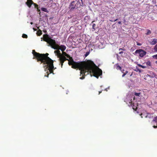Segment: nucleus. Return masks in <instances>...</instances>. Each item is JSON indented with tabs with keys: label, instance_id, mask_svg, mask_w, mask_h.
Instances as JSON below:
<instances>
[{
	"label": "nucleus",
	"instance_id": "42",
	"mask_svg": "<svg viewBox=\"0 0 157 157\" xmlns=\"http://www.w3.org/2000/svg\"><path fill=\"white\" fill-rule=\"evenodd\" d=\"M99 48H102V47H100L99 46Z\"/></svg>",
	"mask_w": 157,
	"mask_h": 157
},
{
	"label": "nucleus",
	"instance_id": "10",
	"mask_svg": "<svg viewBox=\"0 0 157 157\" xmlns=\"http://www.w3.org/2000/svg\"><path fill=\"white\" fill-rule=\"evenodd\" d=\"M157 43V39L154 38L151 41H150L149 43L151 45H154Z\"/></svg>",
	"mask_w": 157,
	"mask_h": 157
},
{
	"label": "nucleus",
	"instance_id": "20",
	"mask_svg": "<svg viewBox=\"0 0 157 157\" xmlns=\"http://www.w3.org/2000/svg\"><path fill=\"white\" fill-rule=\"evenodd\" d=\"M147 33H146V34L147 35H150L151 33V31L150 30H149L148 29H147Z\"/></svg>",
	"mask_w": 157,
	"mask_h": 157
},
{
	"label": "nucleus",
	"instance_id": "21",
	"mask_svg": "<svg viewBox=\"0 0 157 157\" xmlns=\"http://www.w3.org/2000/svg\"><path fill=\"white\" fill-rule=\"evenodd\" d=\"M146 64L147 66H151V63L150 61H148L146 63Z\"/></svg>",
	"mask_w": 157,
	"mask_h": 157
},
{
	"label": "nucleus",
	"instance_id": "26",
	"mask_svg": "<svg viewBox=\"0 0 157 157\" xmlns=\"http://www.w3.org/2000/svg\"><path fill=\"white\" fill-rule=\"evenodd\" d=\"M116 68L117 70H121V67L120 66L118 65L117 66Z\"/></svg>",
	"mask_w": 157,
	"mask_h": 157
},
{
	"label": "nucleus",
	"instance_id": "38",
	"mask_svg": "<svg viewBox=\"0 0 157 157\" xmlns=\"http://www.w3.org/2000/svg\"><path fill=\"white\" fill-rule=\"evenodd\" d=\"M98 93H99V94L100 93H101V92L99 91V92H98Z\"/></svg>",
	"mask_w": 157,
	"mask_h": 157
},
{
	"label": "nucleus",
	"instance_id": "22",
	"mask_svg": "<svg viewBox=\"0 0 157 157\" xmlns=\"http://www.w3.org/2000/svg\"><path fill=\"white\" fill-rule=\"evenodd\" d=\"M22 37L23 38H27L28 37L27 35L25 34H23L22 35Z\"/></svg>",
	"mask_w": 157,
	"mask_h": 157
},
{
	"label": "nucleus",
	"instance_id": "4",
	"mask_svg": "<svg viewBox=\"0 0 157 157\" xmlns=\"http://www.w3.org/2000/svg\"><path fill=\"white\" fill-rule=\"evenodd\" d=\"M55 53L57 54V57L59 58V61L60 63L61 64V67L62 68L63 65V63L65 61L67 60L66 57L63 56L62 54L60 52L59 50L55 51Z\"/></svg>",
	"mask_w": 157,
	"mask_h": 157
},
{
	"label": "nucleus",
	"instance_id": "28",
	"mask_svg": "<svg viewBox=\"0 0 157 157\" xmlns=\"http://www.w3.org/2000/svg\"><path fill=\"white\" fill-rule=\"evenodd\" d=\"M152 57L154 58L157 59V54L153 56Z\"/></svg>",
	"mask_w": 157,
	"mask_h": 157
},
{
	"label": "nucleus",
	"instance_id": "12",
	"mask_svg": "<svg viewBox=\"0 0 157 157\" xmlns=\"http://www.w3.org/2000/svg\"><path fill=\"white\" fill-rule=\"evenodd\" d=\"M129 104H128L129 106H134L133 102L132 101V99H131L128 101Z\"/></svg>",
	"mask_w": 157,
	"mask_h": 157
},
{
	"label": "nucleus",
	"instance_id": "39",
	"mask_svg": "<svg viewBox=\"0 0 157 157\" xmlns=\"http://www.w3.org/2000/svg\"><path fill=\"white\" fill-rule=\"evenodd\" d=\"M155 78H157V75H156L155 76Z\"/></svg>",
	"mask_w": 157,
	"mask_h": 157
},
{
	"label": "nucleus",
	"instance_id": "3",
	"mask_svg": "<svg viewBox=\"0 0 157 157\" xmlns=\"http://www.w3.org/2000/svg\"><path fill=\"white\" fill-rule=\"evenodd\" d=\"M32 53L34 56L33 59H36L37 60V62L40 61L41 63L46 64L53 62V60L48 56L49 55L48 53L40 54L36 52L34 50H33L32 51Z\"/></svg>",
	"mask_w": 157,
	"mask_h": 157
},
{
	"label": "nucleus",
	"instance_id": "30",
	"mask_svg": "<svg viewBox=\"0 0 157 157\" xmlns=\"http://www.w3.org/2000/svg\"><path fill=\"white\" fill-rule=\"evenodd\" d=\"M125 50L124 49L122 48H120L119 49V51H120L121 50Z\"/></svg>",
	"mask_w": 157,
	"mask_h": 157
},
{
	"label": "nucleus",
	"instance_id": "7",
	"mask_svg": "<svg viewBox=\"0 0 157 157\" xmlns=\"http://www.w3.org/2000/svg\"><path fill=\"white\" fill-rule=\"evenodd\" d=\"M45 64V67H49L48 70L50 72V73H53L54 74L53 70L56 69V68H54L53 62H50V63H48Z\"/></svg>",
	"mask_w": 157,
	"mask_h": 157
},
{
	"label": "nucleus",
	"instance_id": "14",
	"mask_svg": "<svg viewBox=\"0 0 157 157\" xmlns=\"http://www.w3.org/2000/svg\"><path fill=\"white\" fill-rule=\"evenodd\" d=\"M33 5L34 6L35 8L37 9V11L38 12H40V10L38 9V5H37L36 3H33Z\"/></svg>",
	"mask_w": 157,
	"mask_h": 157
},
{
	"label": "nucleus",
	"instance_id": "29",
	"mask_svg": "<svg viewBox=\"0 0 157 157\" xmlns=\"http://www.w3.org/2000/svg\"><path fill=\"white\" fill-rule=\"evenodd\" d=\"M128 73V71H125V73H124V74L122 75V77H124V76L126 75V73Z\"/></svg>",
	"mask_w": 157,
	"mask_h": 157
},
{
	"label": "nucleus",
	"instance_id": "2",
	"mask_svg": "<svg viewBox=\"0 0 157 157\" xmlns=\"http://www.w3.org/2000/svg\"><path fill=\"white\" fill-rule=\"evenodd\" d=\"M43 38V40L47 42L49 44L48 46H50L54 49H60L63 52L66 49V47L65 46L63 45L59 46L56 44L55 40L52 39L47 34H44Z\"/></svg>",
	"mask_w": 157,
	"mask_h": 157
},
{
	"label": "nucleus",
	"instance_id": "34",
	"mask_svg": "<svg viewBox=\"0 0 157 157\" xmlns=\"http://www.w3.org/2000/svg\"><path fill=\"white\" fill-rule=\"evenodd\" d=\"M118 23L119 24L121 25V22L120 21L118 22Z\"/></svg>",
	"mask_w": 157,
	"mask_h": 157
},
{
	"label": "nucleus",
	"instance_id": "5",
	"mask_svg": "<svg viewBox=\"0 0 157 157\" xmlns=\"http://www.w3.org/2000/svg\"><path fill=\"white\" fill-rule=\"evenodd\" d=\"M81 6L80 2L77 1H72L70 4L69 7L70 11L76 10Z\"/></svg>",
	"mask_w": 157,
	"mask_h": 157
},
{
	"label": "nucleus",
	"instance_id": "40",
	"mask_svg": "<svg viewBox=\"0 0 157 157\" xmlns=\"http://www.w3.org/2000/svg\"><path fill=\"white\" fill-rule=\"evenodd\" d=\"M155 63H156V64H157V61H156L155 62Z\"/></svg>",
	"mask_w": 157,
	"mask_h": 157
},
{
	"label": "nucleus",
	"instance_id": "9",
	"mask_svg": "<svg viewBox=\"0 0 157 157\" xmlns=\"http://www.w3.org/2000/svg\"><path fill=\"white\" fill-rule=\"evenodd\" d=\"M33 3L32 0H28L26 2V4L29 8H30L32 5L33 4Z\"/></svg>",
	"mask_w": 157,
	"mask_h": 157
},
{
	"label": "nucleus",
	"instance_id": "23",
	"mask_svg": "<svg viewBox=\"0 0 157 157\" xmlns=\"http://www.w3.org/2000/svg\"><path fill=\"white\" fill-rule=\"evenodd\" d=\"M134 95H135L136 96L140 97V93H135Z\"/></svg>",
	"mask_w": 157,
	"mask_h": 157
},
{
	"label": "nucleus",
	"instance_id": "33",
	"mask_svg": "<svg viewBox=\"0 0 157 157\" xmlns=\"http://www.w3.org/2000/svg\"><path fill=\"white\" fill-rule=\"evenodd\" d=\"M123 53V52H122V51H121V52H119V54H122Z\"/></svg>",
	"mask_w": 157,
	"mask_h": 157
},
{
	"label": "nucleus",
	"instance_id": "32",
	"mask_svg": "<svg viewBox=\"0 0 157 157\" xmlns=\"http://www.w3.org/2000/svg\"><path fill=\"white\" fill-rule=\"evenodd\" d=\"M95 26V24H93V29H94V27Z\"/></svg>",
	"mask_w": 157,
	"mask_h": 157
},
{
	"label": "nucleus",
	"instance_id": "43",
	"mask_svg": "<svg viewBox=\"0 0 157 157\" xmlns=\"http://www.w3.org/2000/svg\"><path fill=\"white\" fill-rule=\"evenodd\" d=\"M117 20V19H116L114 21H116Z\"/></svg>",
	"mask_w": 157,
	"mask_h": 157
},
{
	"label": "nucleus",
	"instance_id": "1",
	"mask_svg": "<svg viewBox=\"0 0 157 157\" xmlns=\"http://www.w3.org/2000/svg\"><path fill=\"white\" fill-rule=\"evenodd\" d=\"M71 67L74 69L78 68L80 71V75H82V77L80 78L81 79H84L86 74V75H88L89 73L91 76H93L98 78V66L90 60H87L86 62L75 61Z\"/></svg>",
	"mask_w": 157,
	"mask_h": 157
},
{
	"label": "nucleus",
	"instance_id": "37",
	"mask_svg": "<svg viewBox=\"0 0 157 157\" xmlns=\"http://www.w3.org/2000/svg\"><path fill=\"white\" fill-rule=\"evenodd\" d=\"M49 75V74H48L47 76H46L47 77H48Z\"/></svg>",
	"mask_w": 157,
	"mask_h": 157
},
{
	"label": "nucleus",
	"instance_id": "15",
	"mask_svg": "<svg viewBox=\"0 0 157 157\" xmlns=\"http://www.w3.org/2000/svg\"><path fill=\"white\" fill-rule=\"evenodd\" d=\"M67 58H69V59H67L66 58V59H67V60H66V61L68 60V61L69 60V61H74L72 57H71L69 55V56L67 57Z\"/></svg>",
	"mask_w": 157,
	"mask_h": 157
},
{
	"label": "nucleus",
	"instance_id": "18",
	"mask_svg": "<svg viewBox=\"0 0 157 157\" xmlns=\"http://www.w3.org/2000/svg\"><path fill=\"white\" fill-rule=\"evenodd\" d=\"M42 31L40 29H39L37 32V34L38 36H40L42 34Z\"/></svg>",
	"mask_w": 157,
	"mask_h": 157
},
{
	"label": "nucleus",
	"instance_id": "13",
	"mask_svg": "<svg viewBox=\"0 0 157 157\" xmlns=\"http://www.w3.org/2000/svg\"><path fill=\"white\" fill-rule=\"evenodd\" d=\"M102 71L101 69L99 68V77L100 76L101 78H102V77L101 76L102 75Z\"/></svg>",
	"mask_w": 157,
	"mask_h": 157
},
{
	"label": "nucleus",
	"instance_id": "6",
	"mask_svg": "<svg viewBox=\"0 0 157 157\" xmlns=\"http://www.w3.org/2000/svg\"><path fill=\"white\" fill-rule=\"evenodd\" d=\"M146 53V52L144 50L141 49H139L136 50L135 52V55L136 56H138L140 57H143Z\"/></svg>",
	"mask_w": 157,
	"mask_h": 157
},
{
	"label": "nucleus",
	"instance_id": "47",
	"mask_svg": "<svg viewBox=\"0 0 157 157\" xmlns=\"http://www.w3.org/2000/svg\"><path fill=\"white\" fill-rule=\"evenodd\" d=\"M100 43L101 44H102V43L101 42H100Z\"/></svg>",
	"mask_w": 157,
	"mask_h": 157
},
{
	"label": "nucleus",
	"instance_id": "8",
	"mask_svg": "<svg viewBox=\"0 0 157 157\" xmlns=\"http://www.w3.org/2000/svg\"><path fill=\"white\" fill-rule=\"evenodd\" d=\"M153 123L154 124L153 127L154 128H157V116L155 117L152 121Z\"/></svg>",
	"mask_w": 157,
	"mask_h": 157
},
{
	"label": "nucleus",
	"instance_id": "31",
	"mask_svg": "<svg viewBox=\"0 0 157 157\" xmlns=\"http://www.w3.org/2000/svg\"><path fill=\"white\" fill-rule=\"evenodd\" d=\"M137 45L139 46H141L142 45V44L140 43H137Z\"/></svg>",
	"mask_w": 157,
	"mask_h": 157
},
{
	"label": "nucleus",
	"instance_id": "24",
	"mask_svg": "<svg viewBox=\"0 0 157 157\" xmlns=\"http://www.w3.org/2000/svg\"><path fill=\"white\" fill-rule=\"evenodd\" d=\"M90 52H86V53L85 55V57H87L89 54Z\"/></svg>",
	"mask_w": 157,
	"mask_h": 157
},
{
	"label": "nucleus",
	"instance_id": "27",
	"mask_svg": "<svg viewBox=\"0 0 157 157\" xmlns=\"http://www.w3.org/2000/svg\"><path fill=\"white\" fill-rule=\"evenodd\" d=\"M154 50L157 52V44L155 46Z\"/></svg>",
	"mask_w": 157,
	"mask_h": 157
},
{
	"label": "nucleus",
	"instance_id": "46",
	"mask_svg": "<svg viewBox=\"0 0 157 157\" xmlns=\"http://www.w3.org/2000/svg\"><path fill=\"white\" fill-rule=\"evenodd\" d=\"M142 115V114L141 113V115Z\"/></svg>",
	"mask_w": 157,
	"mask_h": 157
},
{
	"label": "nucleus",
	"instance_id": "11",
	"mask_svg": "<svg viewBox=\"0 0 157 157\" xmlns=\"http://www.w3.org/2000/svg\"><path fill=\"white\" fill-rule=\"evenodd\" d=\"M145 117L146 118H152L153 117V116L152 114L148 113L147 115L145 116Z\"/></svg>",
	"mask_w": 157,
	"mask_h": 157
},
{
	"label": "nucleus",
	"instance_id": "45",
	"mask_svg": "<svg viewBox=\"0 0 157 157\" xmlns=\"http://www.w3.org/2000/svg\"><path fill=\"white\" fill-rule=\"evenodd\" d=\"M124 21H125V19H124Z\"/></svg>",
	"mask_w": 157,
	"mask_h": 157
},
{
	"label": "nucleus",
	"instance_id": "41",
	"mask_svg": "<svg viewBox=\"0 0 157 157\" xmlns=\"http://www.w3.org/2000/svg\"><path fill=\"white\" fill-rule=\"evenodd\" d=\"M30 24H31V25H32V24H33V22H31L30 23Z\"/></svg>",
	"mask_w": 157,
	"mask_h": 157
},
{
	"label": "nucleus",
	"instance_id": "36",
	"mask_svg": "<svg viewBox=\"0 0 157 157\" xmlns=\"http://www.w3.org/2000/svg\"><path fill=\"white\" fill-rule=\"evenodd\" d=\"M107 88L105 89V90H106V91H107Z\"/></svg>",
	"mask_w": 157,
	"mask_h": 157
},
{
	"label": "nucleus",
	"instance_id": "19",
	"mask_svg": "<svg viewBox=\"0 0 157 157\" xmlns=\"http://www.w3.org/2000/svg\"><path fill=\"white\" fill-rule=\"evenodd\" d=\"M75 62V61H71L69 60L68 61V64L69 66H72Z\"/></svg>",
	"mask_w": 157,
	"mask_h": 157
},
{
	"label": "nucleus",
	"instance_id": "44",
	"mask_svg": "<svg viewBox=\"0 0 157 157\" xmlns=\"http://www.w3.org/2000/svg\"><path fill=\"white\" fill-rule=\"evenodd\" d=\"M141 118H142L143 117V116H141Z\"/></svg>",
	"mask_w": 157,
	"mask_h": 157
},
{
	"label": "nucleus",
	"instance_id": "35",
	"mask_svg": "<svg viewBox=\"0 0 157 157\" xmlns=\"http://www.w3.org/2000/svg\"><path fill=\"white\" fill-rule=\"evenodd\" d=\"M74 1H77V2H80L79 1V0H75Z\"/></svg>",
	"mask_w": 157,
	"mask_h": 157
},
{
	"label": "nucleus",
	"instance_id": "16",
	"mask_svg": "<svg viewBox=\"0 0 157 157\" xmlns=\"http://www.w3.org/2000/svg\"><path fill=\"white\" fill-rule=\"evenodd\" d=\"M62 54L63 56L65 57L66 56L67 57L69 56V55L64 51L63 52Z\"/></svg>",
	"mask_w": 157,
	"mask_h": 157
},
{
	"label": "nucleus",
	"instance_id": "25",
	"mask_svg": "<svg viewBox=\"0 0 157 157\" xmlns=\"http://www.w3.org/2000/svg\"><path fill=\"white\" fill-rule=\"evenodd\" d=\"M138 66H139L140 67H141L143 68H146V67L140 64H138Z\"/></svg>",
	"mask_w": 157,
	"mask_h": 157
},
{
	"label": "nucleus",
	"instance_id": "17",
	"mask_svg": "<svg viewBox=\"0 0 157 157\" xmlns=\"http://www.w3.org/2000/svg\"><path fill=\"white\" fill-rule=\"evenodd\" d=\"M41 10L44 12H46L47 13H48L49 11L48 10H47V9L45 8L42 7L41 8Z\"/></svg>",
	"mask_w": 157,
	"mask_h": 157
}]
</instances>
